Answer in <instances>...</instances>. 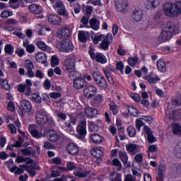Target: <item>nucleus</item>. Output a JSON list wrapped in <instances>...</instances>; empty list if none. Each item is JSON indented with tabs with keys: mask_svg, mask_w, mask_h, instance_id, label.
<instances>
[{
	"mask_svg": "<svg viewBox=\"0 0 181 181\" xmlns=\"http://www.w3.org/2000/svg\"><path fill=\"white\" fill-rule=\"evenodd\" d=\"M163 28L165 30H163L158 37V40L161 43L170 40L173 35H179L180 33L179 25L173 23L172 21L164 23Z\"/></svg>",
	"mask_w": 181,
	"mask_h": 181,
	"instance_id": "f257e3e1",
	"label": "nucleus"
},
{
	"mask_svg": "<svg viewBox=\"0 0 181 181\" xmlns=\"http://www.w3.org/2000/svg\"><path fill=\"white\" fill-rule=\"evenodd\" d=\"M36 121L38 125L47 124L49 127H54V119L45 111L40 110L37 112Z\"/></svg>",
	"mask_w": 181,
	"mask_h": 181,
	"instance_id": "f03ea898",
	"label": "nucleus"
},
{
	"mask_svg": "<svg viewBox=\"0 0 181 181\" xmlns=\"http://www.w3.org/2000/svg\"><path fill=\"white\" fill-rule=\"evenodd\" d=\"M93 78L96 86H98L100 90H107L108 88V83H107L105 77H104V75H103L100 71H93Z\"/></svg>",
	"mask_w": 181,
	"mask_h": 181,
	"instance_id": "7ed1b4c3",
	"label": "nucleus"
},
{
	"mask_svg": "<svg viewBox=\"0 0 181 181\" xmlns=\"http://www.w3.org/2000/svg\"><path fill=\"white\" fill-rule=\"evenodd\" d=\"M88 54L91 60H93L97 63H100V64H106L108 62L107 57H105L104 54L100 52H94V49L93 48L89 49Z\"/></svg>",
	"mask_w": 181,
	"mask_h": 181,
	"instance_id": "20e7f679",
	"label": "nucleus"
},
{
	"mask_svg": "<svg viewBox=\"0 0 181 181\" xmlns=\"http://www.w3.org/2000/svg\"><path fill=\"white\" fill-rule=\"evenodd\" d=\"M58 49L62 53H71L74 50V45L70 40L65 39L59 42Z\"/></svg>",
	"mask_w": 181,
	"mask_h": 181,
	"instance_id": "39448f33",
	"label": "nucleus"
},
{
	"mask_svg": "<svg viewBox=\"0 0 181 181\" xmlns=\"http://www.w3.org/2000/svg\"><path fill=\"white\" fill-rule=\"evenodd\" d=\"M32 81L30 79L25 80V84H20L18 87L19 93H25V95L29 97L32 93Z\"/></svg>",
	"mask_w": 181,
	"mask_h": 181,
	"instance_id": "423d86ee",
	"label": "nucleus"
},
{
	"mask_svg": "<svg viewBox=\"0 0 181 181\" xmlns=\"http://www.w3.org/2000/svg\"><path fill=\"white\" fill-rule=\"evenodd\" d=\"M115 4L117 12H120L121 13H127L128 12L127 0H115Z\"/></svg>",
	"mask_w": 181,
	"mask_h": 181,
	"instance_id": "0eeeda50",
	"label": "nucleus"
},
{
	"mask_svg": "<svg viewBox=\"0 0 181 181\" xmlns=\"http://www.w3.org/2000/svg\"><path fill=\"white\" fill-rule=\"evenodd\" d=\"M74 87L76 90H81V88H85L88 86V82L86 81V79L83 77H76L74 79Z\"/></svg>",
	"mask_w": 181,
	"mask_h": 181,
	"instance_id": "6e6552de",
	"label": "nucleus"
},
{
	"mask_svg": "<svg viewBox=\"0 0 181 181\" xmlns=\"http://www.w3.org/2000/svg\"><path fill=\"white\" fill-rule=\"evenodd\" d=\"M25 68L27 70V76L30 78H33L35 77V72H33V69H35V65L33 64V62L32 60L28 59L25 62Z\"/></svg>",
	"mask_w": 181,
	"mask_h": 181,
	"instance_id": "1a4fd4ad",
	"label": "nucleus"
},
{
	"mask_svg": "<svg viewBox=\"0 0 181 181\" xmlns=\"http://www.w3.org/2000/svg\"><path fill=\"white\" fill-rule=\"evenodd\" d=\"M97 87L90 85L84 88L83 95L86 98H92V97H94L97 94Z\"/></svg>",
	"mask_w": 181,
	"mask_h": 181,
	"instance_id": "9d476101",
	"label": "nucleus"
},
{
	"mask_svg": "<svg viewBox=\"0 0 181 181\" xmlns=\"http://www.w3.org/2000/svg\"><path fill=\"white\" fill-rule=\"evenodd\" d=\"M19 166L20 168H23V169H25V170L28 172V173H29L31 177H35V176H36V171L35 170H40V167H36L34 165H31L30 166H29L26 164H23L20 165Z\"/></svg>",
	"mask_w": 181,
	"mask_h": 181,
	"instance_id": "9b49d317",
	"label": "nucleus"
},
{
	"mask_svg": "<svg viewBox=\"0 0 181 181\" xmlns=\"http://www.w3.org/2000/svg\"><path fill=\"white\" fill-rule=\"evenodd\" d=\"M155 74V72L151 71L148 75H146L143 77L144 80H146L148 81V84L152 86L153 84H156L158 81H160V78H159V76L156 75L153 77V75Z\"/></svg>",
	"mask_w": 181,
	"mask_h": 181,
	"instance_id": "f8f14e48",
	"label": "nucleus"
},
{
	"mask_svg": "<svg viewBox=\"0 0 181 181\" xmlns=\"http://www.w3.org/2000/svg\"><path fill=\"white\" fill-rule=\"evenodd\" d=\"M144 11L141 10L139 7H136L132 10V18L136 22H141V21H142Z\"/></svg>",
	"mask_w": 181,
	"mask_h": 181,
	"instance_id": "ddd939ff",
	"label": "nucleus"
},
{
	"mask_svg": "<svg viewBox=\"0 0 181 181\" xmlns=\"http://www.w3.org/2000/svg\"><path fill=\"white\" fill-rule=\"evenodd\" d=\"M33 125L30 124L28 127V131L33 138H35V139H40V138H45V136H46V133L39 132L36 129H33Z\"/></svg>",
	"mask_w": 181,
	"mask_h": 181,
	"instance_id": "4468645a",
	"label": "nucleus"
},
{
	"mask_svg": "<svg viewBox=\"0 0 181 181\" xmlns=\"http://www.w3.org/2000/svg\"><path fill=\"white\" fill-rule=\"evenodd\" d=\"M66 150L70 155H72V156H76V155H77L80 152V148H78V146H77V144L74 143L68 144L66 146Z\"/></svg>",
	"mask_w": 181,
	"mask_h": 181,
	"instance_id": "2eb2a0df",
	"label": "nucleus"
},
{
	"mask_svg": "<svg viewBox=\"0 0 181 181\" xmlns=\"http://www.w3.org/2000/svg\"><path fill=\"white\" fill-rule=\"evenodd\" d=\"M30 13L33 15H40L43 12V7L37 4H32L28 6Z\"/></svg>",
	"mask_w": 181,
	"mask_h": 181,
	"instance_id": "dca6fc26",
	"label": "nucleus"
},
{
	"mask_svg": "<svg viewBox=\"0 0 181 181\" xmlns=\"http://www.w3.org/2000/svg\"><path fill=\"white\" fill-rule=\"evenodd\" d=\"M90 153L94 158H96L98 163H101V159L104 158V151L101 148H93Z\"/></svg>",
	"mask_w": 181,
	"mask_h": 181,
	"instance_id": "f3484780",
	"label": "nucleus"
},
{
	"mask_svg": "<svg viewBox=\"0 0 181 181\" xmlns=\"http://www.w3.org/2000/svg\"><path fill=\"white\" fill-rule=\"evenodd\" d=\"M57 33L59 39H67V37H70L71 35L70 33V30L64 27L59 29Z\"/></svg>",
	"mask_w": 181,
	"mask_h": 181,
	"instance_id": "a211bd4d",
	"label": "nucleus"
},
{
	"mask_svg": "<svg viewBox=\"0 0 181 181\" xmlns=\"http://www.w3.org/2000/svg\"><path fill=\"white\" fill-rule=\"evenodd\" d=\"M126 149L130 155L134 156L139 152V146L135 144H129L126 146Z\"/></svg>",
	"mask_w": 181,
	"mask_h": 181,
	"instance_id": "6ab92c4d",
	"label": "nucleus"
},
{
	"mask_svg": "<svg viewBox=\"0 0 181 181\" xmlns=\"http://www.w3.org/2000/svg\"><path fill=\"white\" fill-rule=\"evenodd\" d=\"M21 110L22 112H30L32 111V103L27 100L21 102Z\"/></svg>",
	"mask_w": 181,
	"mask_h": 181,
	"instance_id": "aec40b11",
	"label": "nucleus"
},
{
	"mask_svg": "<svg viewBox=\"0 0 181 181\" xmlns=\"http://www.w3.org/2000/svg\"><path fill=\"white\" fill-rule=\"evenodd\" d=\"M85 115L86 118L93 119V118H95L98 115V110L93 107H88L85 110Z\"/></svg>",
	"mask_w": 181,
	"mask_h": 181,
	"instance_id": "412c9836",
	"label": "nucleus"
},
{
	"mask_svg": "<svg viewBox=\"0 0 181 181\" xmlns=\"http://www.w3.org/2000/svg\"><path fill=\"white\" fill-rule=\"evenodd\" d=\"M144 132L147 135V141L149 144H153L156 142V139L153 136V132L148 126H144Z\"/></svg>",
	"mask_w": 181,
	"mask_h": 181,
	"instance_id": "4be33fe9",
	"label": "nucleus"
},
{
	"mask_svg": "<svg viewBox=\"0 0 181 181\" xmlns=\"http://www.w3.org/2000/svg\"><path fill=\"white\" fill-rule=\"evenodd\" d=\"M64 69L66 71H71V70H76V62L71 59H66L64 62Z\"/></svg>",
	"mask_w": 181,
	"mask_h": 181,
	"instance_id": "5701e85b",
	"label": "nucleus"
},
{
	"mask_svg": "<svg viewBox=\"0 0 181 181\" xmlns=\"http://www.w3.org/2000/svg\"><path fill=\"white\" fill-rule=\"evenodd\" d=\"M35 60L37 63L41 64H47V55L45 52H38L35 55Z\"/></svg>",
	"mask_w": 181,
	"mask_h": 181,
	"instance_id": "b1692460",
	"label": "nucleus"
},
{
	"mask_svg": "<svg viewBox=\"0 0 181 181\" xmlns=\"http://www.w3.org/2000/svg\"><path fill=\"white\" fill-rule=\"evenodd\" d=\"M159 0H146L145 7L146 9H156L159 6Z\"/></svg>",
	"mask_w": 181,
	"mask_h": 181,
	"instance_id": "393cba45",
	"label": "nucleus"
},
{
	"mask_svg": "<svg viewBox=\"0 0 181 181\" xmlns=\"http://www.w3.org/2000/svg\"><path fill=\"white\" fill-rule=\"evenodd\" d=\"M53 8L58 11L59 15H66V7L61 1H57L53 5Z\"/></svg>",
	"mask_w": 181,
	"mask_h": 181,
	"instance_id": "a878e982",
	"label": "nucleus"
},
{
	"mask_svg": "<svg viewBox=\"0 0 181 181\" xmlns=\"http://www.w3.org/2000/svg\"><path fill=\"white\" fill-rule=\"evenodd\" d=\"M29 40L25 39L23 42V46L25 47L27 53H33L36 50V47L33 44H29Z\"/></svg>",
	"mask_w": 181,
	"mask_h": 181,
	"instance_id": "bb28decb",
	"label": "nucleus"
},
{
	"mask_svg": "<svg viewBox=\"0 0 181 181\" xmlns=\"http://www.w3.org/2000/svg\"><path fill=\"white\" fill-rule=\"evenodd\" d=\"M181 118V110H175L171 112L169 115V119L170 121H177Z\"/></svg>",
	"mask_w": 181,
	"mask_h": 181,
	"instance_id": "cd10ccee",
	"label": "nucleus"
},
{
	"mask_svg": "<svg viewBox=\"0 0 181 181\" xmlns=\"http://www.w3.org/2000/svg\"><path fill=\"white\" fill-rule=\"evenodd\" d=\"M166 172V168L165 165H159L157 171L156 179L159 181H163V177L165 176V173Z\"/></svg>",
	"mask_w": 181,
	"mask_h": 181,
	"instance_id": "c85d7f7f",
	"label": "nucleus"
},
{
	"mask_svg": "<svg viewBox=\"0 0 181 181\" xmlns=\"http://www.w3.org/2000/svg\"><path fill=\"white\" fill-rule=\"evenodd\" d=\"M76 132H78V139H84L87 135V128L81 127V126H77Z\"/></svg>",
	"mask_w": 181,
	"mask_h": 181,
	"instance_id": "c756f323",
	"label": "nucleus"
},
{
	"mask_svg": "<svg viewBox=\"0 0 181 181\" xmlns=\"http://www.w3.org/2000/svg\"><path fill=\"white\" fill-rule=\"evenodd\" d=\"M90 139L93 144H97L100 145L104 141V137L98 134H90Z\"/></svg>",
	"mask_w": 181,
	"mask_h": 181,
	"instance_id": "7c9ffc66",
	"label": "nucleus"
},
{
	"mask_svg": "<svg viewBox=\"0 0 181 181\" xmlns=\"http://www.w3.org/2000/svg\"><path fill=\"white\" fill-rule=\"evenodd\" d=\"M90 28L93 30H98L100 29V20L95 18H92L89 21Z\"/></svg>",
	"mask_w": 181,
	"mask_h": 181,
	"instance_id": "2f4dec72",
	"label": "nucleus"
},
{
	"mask_svg": "<svg viewBox=\"0 0 181 181\" xmlns=\"http://www.w3.org/2000/svg\"><path fill=\"white\" fill-rule=\"evenodd\" d=\"M48 139L50 142H57V141H59V135H57V132L53 129H50L49 131Z\"/></svg>",
	"mask_w": 181,
	"mask_h": 181,
	"instance_id": "473e14b6",
	"label": "nucleus"
},
{
	"mask_svg": "<svg viewBox=\"0 0 181 181\" xmlns=\"http://www.w3.org/2000/svg\"><path fill=\"white\" fill-rule=\"evenodd\" d=\"M156 65L158 70L161 71V73H165V71H166V63L163 59H158Z\"/></svg>",
	"mask_w": 181,
	"mask_h": 181,
	"instance_id": "72a5a7b5",
	"label": "nucleus"
},
{
	"mask_svg": "<svg viewBox=\"0 0 181 181\" xmlns=\"http://www.w3.org/2000/svg\"><path fill=\"white\" fill-rule=\"evenodd\" d=\"M119 158L124 166L128 165V154L125 151L119 152Z\"/></svg>",
	"mask_w": 181,
	"mask_h": 181,
	"instance_id": "f704fd0d",
	"label": "nucleus"
},
{
	"mask_svg": "<svg viewBox=\"0 0 181 181\" xmlns=\"http://www.w3.org/2000/svg\"><path fill=\"white\" fill-rule=\"evenodd\" d=\"M117 71V69L113 65L109 64L105 69H103V73L105 76H108L112 74V73H115Z\"/></svg>",
	"mask_w": 181,
	"mask_h": 181,
	"instance_id": "c9c22d12",
	"label": "nucleus"
},
{
	"mask_svg": "<svg viewBox=\"0 0 181 181\" xmlns=\"http://www.w3.org/2000/svg\"><path fill=\"white\" fill-rule=\"evenodd\" d=\"M4 52L6 54L12 56L13 54V52H15V47L12 44H6L4 46Z\"/></svg>",
	"mask_w": 181,
	"mask_h": 181,
	"instance_id": "e433bc0d",
	"label": "nucleus"
},
{
	"mask_svg": "<svg viewBox=\"0 0 181 181\" xmlns=\"http://www.w3.org/2000/svg\"><path fill=\"white\" fill-rule=\"evenodd\" d=\"M48 21L49 23H52V25H60L59 17L53 14L49 16Z\"/></svg>",
	"mask_w": 181,
	"mask_h": 181,
	"instance_id": "4c0bfd02",
	"label": "nucleus"
},
{
	"mask_svg": "<svg viewBox=\"0 0 181 181\" xmlns=\"http://www.w3.org/2000/svg\"><path fill=\"white\" fill-rule=\"evenodd\" d=\"M173 154L177 159H181V141L179 142L173 148Z\"/></svg>",
	"mask_w": 181,
	"mask_h": 181,
	"instance_id": "58836bf2",
	"label": "nucleus"
},
{
	"mask_svg": "<svg viewBox=\"0 0 181 181\" xmlns=\"http://www.w3.org/2000/svg\"><path fill=\"white\" fill-rule=\"evenodd\" d=\"M23 168H18V165H13L11 169L10 172L11 173H14V175H22L23 172H25V170H23Z\"/></svg>",
	"mask_w": 181,
	"mask_h": 181,
	"instance_id": "ea45409f",
	"label": "nucleus"
},
{
	"mask_svg": "<svg viewBox=\"0 0 181 181\" xmlns=\"http://www.w3.org/2000/svg\"><path fill=\"white\" fill-rule=\"evenodd\" d=\"M0 86L6 90V91L11 90V85L8 82V79L0 78Z\"/></svg>",
	"mask_w": 181,
	"mask_h": 181,
	"instance_id": "a19ab883",
	"label": "nucleus"
},
{
	"mask_svg": "<svg viewBox=\"0 0 181 181\" xmlns=\"http://www.w3.org/2000/svg\"><path fill=\"white\" fill-rule=\"evenodd\" d=\"M127 132L130 138H135L136 136V129L133 126H129L127 128Z\"/></svg>",
	"mask_w": 181,
	"mask_h": 181,
	"instance_id": "79ce46f5",
	"label": "nucleus"
},
{
	"mask_svg": "<svg viewBox=\"0 0 181 181\" xmlns=\"http://www.w3.org/2000/svg\"><path fill=\"white\" fill-rule=\"evenodd\" d=\"M78 171H77L75 173V176H76L77 177H81V178L87 177V176L90 174V171H87V170H85L84 172H81L80 170H83L82 168H78Z\"/></svg>",
	"mask_w": 181,
	"mask_h": 181,
	"instance_id": "37998d69",
	"label": "nucleus"
},
{
	"mask_svg": "<svg viewBox=\"0 0 181 181\" xmlns=\"http://www.w3.org/2000/svg\"><path fill=\"white\" fill-rule=\"evenodd\" d=\"M110 110L112 111L113 115H117L119 110H118V105L115 102L112 101L109 104Z\"/></svg>",
	"mask_w": 181,
	"mask_h": 181,
	"instance_id": "c03bdc74",
	"label": "nucleus"
},
{
	"mask_svg": "<svg viewBox=\"0 0 181 181\" xmlns=\"http://www.w3.org/2000/svg\"><path fill=\"white\" fill-rule=\"evenodd\" d=\"M93 103L95 105H101L103 103H104V98L103 97V95L98 94L96 96H95L93 99Z\"/></svg>",
	"mask_w": 181,
	"mask_h": 181,
	"instance_id": "a18cd8bd",
	"label": "nucleus"
},
{
	"mask_svg": "<svg viewBox=\"0 0 181 181\" xmlns=\"http://www.w3.org/2000/svg\"><path fill=\"white\" fill-rule=\"evenodd\" d=\"M88 129L90 132H97L100 129L98 124L94 123V122H88Z\"/></svg>",
	"mask_w": 181,
	"mask_h": 181,
	"instance_id": "49530a36",
	"label": "nucleus"
},
{
	"mask_svg": "<svg viewBox=\"0 0 181 181\" xmlns=\"http://www.w3.org/2000/svg\"><path fill=\"white\" fill-rule=\"evenodd\" d=\"M173 133L174 135H181V125L179 123H175L173 124Z\"/></svg>",
	"mask_w": 181,
	"mask_h": 181,
	"instance_id": "de8ad7c7",
	"label": "nucleus"
},
{
	"mask_svg": "<svg viewBox=\"0 0 181 181\" xmlns=\"http://www.w3.org/2000/svg\"><path fill=\"white\" fill-rule=\"evenodd\" d=\"M139 61V58L138 57H130L127 59V63L131 66V67H134V66H136V64Z\"/></svg>",
	"mask_w": 181,
	"mask_h": 181,
	"instance_id": "09e8293b",
	"label": "nucleus"
},
{
	"mask_svg": "<svg viewBox=\"0 0 181 181\" xmlns=\"http://www.w3.org/2000/svg\"><path fill=\"white\" fill-rule=\"evenodd\" d=\"M127 111L132 117H138V114H139L138 110L134 106L127 107Z\"/></svg>",
	"mask_w": 181,
	"mask_h": 181,
	"instance_id": "8fccbe9b",
	"label": "nucleus"
},
{
	"mask_svg": "<svg viewBox=\"0 0 181 181\" xmlns=\"http://www.w3.org/2000/svg\"><path fill=\"white\" fill-rule=\"evenodd\" d=\"M110 45H111L110 41L103 40L99 45V49H101L102 50H108V49H110Z\"/></svg>",
	"mask_w": 181,
	"mask_h": 181,
	"instance_id": "3c124183",
	"label": "nucleus"
},
{
	"mask_svg": "<svg viewBox=\"0 0 181 181\" xmlns=\"http://www.w3.org/2000/svg\"><path fill=\"white\" fill-rule=\"evenodd\" d=\"M78 39L81 43H86V42H87V35H86V33H84V31H79Z\"/></svg>",
	"mask_w": 181,
	"mask_h": 181,
	"instance_id": "603ef678",
	"label": "nucleus"
},
{
	"mask_svg": "<svg viewBox=\"0 0 181 181\" xmlns=\"http://www.w3.org/2000/svg\"><path fill=\"white\" fill-rule=\"evenodd\" d=\"M36 45L38 49H40V50H42V52H46V50H47V45H46V43H45V42L37 41L36 42Z\"/></svg>",
	"mask_w": 181,
	"mask_h": 181,
	"instance_id": "864d4df0",
	"label": "nucleus"
},
{
	"mask_svg": "<svg viewBox=\"0 0 181 181\" xmlns=\"http://www.w3.org/2000/svg\"><path fill=\"white\" fill-rule=\"evenodd\" d=\"M147 152H148V156L149 159H155V156H151V153H152L153 152H156V146L155 145L149 146Z\"/></svg>",
	"mask_w": 181,
	"mask_h": 181,
	"instance_id": "5fc2aeb1",
	"label": "nucleus"
},
{
	"mask_svg": "<svg viewBox=\"0 0 181 181\" xmlns=\"http://www.w3.org/2000/svg\"><path fill=\"white\" fill-rule=\"evenodd\" d=\"M30 98L31 100H33V101H35V103H42V97H40V95H39L38 93L31 94Z\"/></svg>",
	"mask_w": 181,
	"mask_h": 181,
	"instance_id": "6e6d98bb",
	"label": "nucleus"
},
{
	"mask_svg": "<svg viewBox=\"0 0 181 181\" xmlns=\"http://www.w3.org/2000/svg\"><path fill=\"white\" fill-rule=\"evenodd\" d=\"M18 0H9L8 5L12 9H18L19 4H18Z\"/></svg>",
	"mask_w": 181,
	"mask_h": 181,
	"instance_id": "4d7b16f0",
	"label": "nucleus"
},
{
	"mask_svg": "<svg viewBox=\"0 0 181 181\" xmlns=\"http://www.w3.org/2000/svg\"><path fill=\"white\" fill-rule=\"evenodd\" d=\"M104 37H105V36L103 34L95 36L93 40V45H98V43L100 42V40L102 39H104Z\"/></svg>",
	"mask_w": 181,
	"mask_h": 181,
	"instance_id": "13d9d810",
	"label": "nucleus"
},
{
	"mask_svg": "<svg viewBox=\"0 0 181 181\" xmlns=\"http://www.w3.org/2000/svg\"><path fill=\"white\" fill-rule=\"evenodd\" d=\"M59 64V58L56 55H53L51 57V66L56 67Z\"/></svg>",
	"mask_w": 181,
	"mask_h": 181,
	"instance_id": "bf43d9fd",
	"label": "nucleus"
},
{
	"mask_svg": "<svg viewBox=\"0 0 181 181\" xmlns=\"http://www.w3.org/2000/svg\"><path fill=\"white\" fill-rule=\"evenodd\" d=\"M21 153L23 155H25L26 156H29V155H35L36 152L35 151H31L28 148H23L21 149Z\"/></svg>",
	"mask_w": 181,
	"mask_h": 181,
	"instance_id": "052dcab7",
	"label": "nucleus"
},
{
	"mask_svg": "<svg viewBox=\"0 0 181 181\" xmlns=\"http://www.w3.org/2000/svg\"><path fill=\"white\" fill-rule=\"evenodd\" d=\"M12 15H13V13H12V11H4L1 13L0 16L4 19H6V18H9V16H12Z\"/></svg>",
	"mask_w": 181,
	"mask_h": 181,
	"instance_id": "680f3d73",
	"label": "nucleus"
},
{
	"mask_svg": "<svg viewBox=\"0 0 181 181\" xmlns=\"http://www.w3.org/2000/svg\"><path fill=\"white\" fill-rule=\"evenodd\" d=\"M130 96L132 100H134V101H135L136 103H141V96L139 95V94L132 93L130 94Z\"/></svg>",
	"mask_w": 181,
	"mask_h": 181,
	"instance_id": "e2e57ef3",
	"label": "nucleus"
},
{
	"mask_svg": "<svg viewBox=\"0 0 181 181\" xmlns=\"http://www.w3.org/2000/svg\"><path fill=\"white\" fill-rule=\"evenodd\" d=\"M16 54H18V57H23L25 56V49L23 48H17L15 50Z\"/></svg>",
	"mask_w": 181,
	"mask_h": 181,
	"instance_id": "0e129e2a",
	"label": "nucleus"
},
{
	"mask_svg": "<svg viewBox=\"0 0 181 181\" xmlns=\"http://www.w3.org/2000/svg\"><path fill=\"white\" fill-rule=\"evenodd\" d=\"M116 70H118L119 71H124V62H118L116 63Z\"/></svg>",
	"mask_w": 181,
	"mask_h": 181,
	"instance_id": "69168bd1",
	"label": "nucleus"
},
{
	"mask_svg": "<svg viewBox=\"0 0 181 181\" xmlns=\"http://www.w3.org/2000/svg\"><path fill=\"white\" fill-rule=\"evenodd\" d=\"M57 117L59 118L58 121H66V119H67V116L66 114L62 112L57 113Z\"/></svg>",
	"mask_w": 181,
	"mask_h": 181,
	"instance_id": "338daca9",
	"label": "nucleus"
},
{
	"mask_svg": "<svg viewBox=\"0 0 181 181\" xmlns=\"http://www.w3.org/2000/svg\"><path fill=\"white\" fill-rule=\"evenodd\" d=\"M173 103L174 104V105H176L177 107H179V105H181V96H177V98H175L173 100Z\"/></svg>",
	"mask_w": 181,
	"mask_h": 181,
	"instance_id": "774afa93",
	"label": "nucleus"
}]
</instances>
